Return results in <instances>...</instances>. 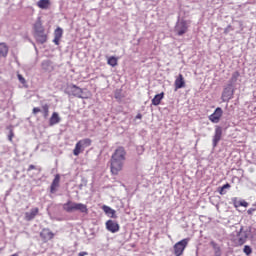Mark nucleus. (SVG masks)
<instances>
[{"label": "nucleus", "instance_id": "obj_18", "mask_svg": "<svg viewBox=\"0 0 256 256\" xmlns=\"http://www.w3.org/2000/svg\"><path fill=\"white\" fill-rule=\"evenodd\" d=\"M59 181H61V176L57 174L51 184L50 193H55L57 191V187H59Z\"/></svg>", "mask_w": 256, "mask_h": 256}, {"label": "nucleus", "instance_id": "obj_1", "mask_svg": "<svg viewBox=\"0 0 256 256\" xmlns=\"http://www.w3.org/2000/svg\"><path fill=\"white\" fill-rule=\"evenodd\" d=\"M125 159H127V152L124 147H118L111 156L110 169L112 175H119L120 171H123L125 165Z\"/></svg>", "mask_w": 256, "mask_h": 256}, {"label": "nucleus", "instance_id": "obj_39", "mask_svg": "<svg viewBox=\"0 0 256 256\" xmlns=\"http://www.w3.org/2000/svg\"><path fill=\"white\" fill-rule=\"evenodd\" d=\"M143 116L141 114L136 115V119H141Z\"/></svg>", "mask_w": 256, "mask_h": 256}, {"label": "nucleus", "instance_id": "obj_20", "mask_svg": "<svg viewBox=\"0 0 256 256\" xmlns=\"http://www.w3.org/2000/svg\"><path fill=\"white\" fill-rule=\"evenodd\" d=\"M40 237H42L43 239H53V237H55V234H53V232H51V230L49 229H43L42 232L40 233Z\"/></svg>", "mask_w": 256, "mask_h": 256}, {"label": "nucleus", "instance_id": "obj_13", "mask_svg": "<svg viewBox=\"0 0 256 256\" xmlns=\"http://www.w3.org/2000/svg\"><path fill=\"white\" fill-rule=\"evenodd\" d=\"M174 85L175 91H177V89H183V87H185V78H183V74H179V76L175 80Z\"/></svg>", "mask_w": 256, "mask_h": 256}, {"label": "nucleus", "instance_id": "obj_9", "mask_svg": "<svg viewBox=\"0 0 256 256\" xmlns=\"http://www.w3.org/2000/svg\"><path fill=\"white\" fill-rule=\"evenodd\" d=\"M221 137H223V128L221 126H215V133L212 139V147L215 149L217 145H219V141H221Z\"/></svg>", "mask_w": 256, "mask_h": 256}, {"label": "nucleus", "instance_id": "obj_35", "mask_svg": "<svg viewBox=\"0 0 256 256\" xmlns=\"http://www.w3.org/2000/svg\"><path fill=\"white\" fill-rule=\"evenodd\" d=\"M33 169H37V166L30 164L27 171H33Z\"/></svg>", "mask_w": 256, "mask_h": 256}, {"label": "nucleus", "instance_id": "obj_6", "mask_svg": "<svg viewBox=\"0 0 256 256\" xmlns=\"http://www.w3.org/2000/svg\"><path fill=\"white\" fill-rule=\"evenodd\" d=\"M188 29H189V22L181 19L176 23L175 33H177V35H179V37H181V36L185 35V33L187 32Z\"/></svg>", "mask_w": 256, "mask_h": 256}, {"label": "nucleus", "instance_id": "obj_16", "mask_svg": "<svg viewBox=\"0 0 256 256\" xmlns=\"http://www.w3.org/2000/svg\"><path fill=\"white\" fill-rule=\"evenodd\" d=\"M9 55V46L6 43H0V59Z\"/></svg>", "mask_w": 256, "mask_h": 256}, {"label": "nucleus", "instance_id": "obj_33", "mask_svg": "<svg viewBox=\"0 0 256 256\" xmlns=\"http://www.w3.org/2000/svg\"><path fill=\"white\" fill-rule=\"evenodd\" d=\"M33 113H34V115H37V113H41V108H39V107L33 108Z\"/></svg>", "mask_w": 256, "mask_h": 256}, {"label": "nucleus", "instance_id": "obj_37", "mask_svg": "<svg viewBox=\"0 0 256 256\" xmlns=\"http://www.w3.org/2000/svg\"><path fill=\"white\" fill-rule=\"evenodd\" d=\"M49 65V61H43L42 62V67H47Z\"/></svg>", "mask_w": 256, "mask_h": 256}, {"label": "nucleus", "instance_id": "obj_24", "mask_svg": "<svg viewBox=\"0 0 256 256\" xmlns=\"http://www.w3.org/2000/svg\"><path fill=\"white\" fill-rule=\"evenodd\" d=\"M78 143H80V145L82 146V149H85L87 147H90L91 139H89V138L82 139V140L78 141Z\"/></svg>", "mask_w": 256, "mask_h": 256}, {"label": "nucleus", "instance_id": "obj_21", "mask_svg": "<svg viewBox=\"0 0 256 256\" xmlns=\"http://www.w3.org/2000/svg\"><path fill=\"white\" fill-rule=\"evenodd\" d=\"M50 5H51V1L49 0H39L37 2V7H39V9H49Z\"/></svg>", "mask_w": 256, "mask_h": 256}, {"label": "nucleus", "instance_id": "obj_36", "mask_svg": "<svg viewBox=\"0 0 256 256\" xmlns=\"http://www.w3.org/2000/svg\"><path fill=\"white\" fill-rule=\"evenodd\" d=\"M115 99H121V92L120 91L115 92Z\"/></svg>", "mask_w": 256, "mask_h": 256}, {"label": "nucleus", "instance_id": "obj_4", "mask_svg": "<svg viewBox=\"0 0 256 256\" xmlns=\"http://www.w3.org/2000/svg\"><path fill=\"white\" fill-rule=\"evenodd\" d=\"M63 209L66 213H73V211H79L80 213H89L87 205L83 203H77L69 200L67 203L63 204Z\"/></svg>", "mask_w": 256, "mask_h": 256}, {"label": "nucleus", "instance_id": "obj_34", "mask_svg": "<svg viewBox=\"0 0 256 256\" xmlns=\"http://www.w3.org/2000/svg\"><path fill=\"white\" fill-rule=\"evenodd\" d=\"M255 211H256V208H249L247 213H248V215H253V213H255Z\"/></svg>", "mask_w": 256, "mask_h": 256}, {"label": "nucleus", "instance_id": "obj_14", "mask_svg": "<svg viewBox=\"0 0 256 256\" xmlns=\"http://www.w3.org/2000/svg\"><path fill=\"white\" fill-rule=\"evenodd\" d=\"M63 37V29L61 27H58L55 31H54V39H53V43H55L56 45H59V42L61 41V38Z\"/></svg>", "mask_w": 256, "mask_h": 256}, {"label": "nucleus", "instance_id": "obj_17", "mask_svg": "<svg viewBox=\"0 0 256 256\" xmlns=\"http://www.w3.org/2000/svg\"><path fill=\"white\" fill-rule=\"evenodd\" d=\"M164 97H165L164 92L160 94H156L152 99V105H154L155 107H157L158 105H161V101H163Z\"/></svg>", "mask_w": 256, "mask_h": 256}, {"label": "nucleus", "instance_id": "obj_31", "mask_svg": "<svg viewBox=\"0 0 256 256\" xmlns=\"http://www.w3.org/2000/svg\"><path fill=\"white\" fill-rule=\"evenodd\" d=\"M17 77H18V80L20 81V83L22 84V85H25V83H27V80H25V77H23V75H21V74H17Z\"/></svg>", "mask_w": 256, "mask_h": 256}, {"label": "nucleus", "instance_id": "obj_26", "mask_svg": "<svg viewBox=\"0 0 256 256\" xmlns=\"http://www.w3.org/2000/svg\"><path fill=\"white\" fill-rule=\"evenodd\" d=\"M81 149H83V147L79 142H77L73 150V154L77 157L81 153Z\"/></svg>", "mask_w": 256, "mask_h": 256}, {"label": "nucleus", "instance_id": "obj_38", "mask_svg": "<svg viewBox=\"0 0 256 256\" xmlns=\"http://www.w3.org/2000/svg\"><path fill=\"white\" fill-rule=\"evenodd\" d=\"M85 255H89V253H87V252H80V253L78 254V256H85Z\"/></svg>", "mask_w": 256, "mask_h": 256}, {"label": "nucleus", "instance_id": "obj_2", "mask_svg": "<svg viewBox=\"0 0 256 256\" xmlns=\"http://www.w3.org/2000/svg\"><path fill=\"white\" fill-rule=\"evenodd\" d=\"M249 237H251V227H241L240 230L236 232V236L233 238L234 246L241 247V245H245Z\"/></svg>", "mask_w": 256, "mask_h": 256}, {"label": "nucleus", "instance_id": "obj_12", "mask_svg": "<svg viewBox=\"0 0 256 256\" xmlns=\"http://www.w3.org/2000/svg\"><path fill=\"white\" fill-rule=\"evenodd\" d=\"M37 215H39V208H32L29 212L25 213V219L26 221H33Z\"/></svg>", "mask_w": 256, "mask_h": 256}, {"label": "nucleus", "instance_id": "obj_29", "mask_svg": "<svg viewBox=\"0 0 256 256\" xmlns=\"http://www.w3.org/2000/svg\"><path fill=\"white\" fill-rule=\"evenodd\" d=\"M232 203L236 208L241 207V201H239L237 197L232 198Z\"/></svg>", "mask_w": 256, "mask_h": 256}, {"label": "nucleus", "instance_id": "obj_22", "mask_svg": "<svg viewBox=\"0 0 256 256\" xmlns=\"http://www.w3.org/2000/svg\"><path fill=\"white\" fill-rule=\"evenodd\" d=\"M239 76H240V74L238 71L233 72L230 80L228 81V85H230V87H233V85H235V83H237Z\"/></svg>", "mask_w": 256, "mask_h": 256}, {"label": "nucleus", "instance_id": "obj_11", "mask_svg": "<svg viewBox=\"0 0 256 256\" xmlns=\"http://www.w3.org/2000/svg\"><path fill=\"white\" fill-rule=\"evenodd\" d=\"M106 229L110 231V233H117L119 231V223L115 220H108L106 222Z\"/></svg>", "mask_w": 256, "mask_h": 256}, {"label": "nucleus", "instance_id": "obj_23", "mask_svg": "<svg viewBox=\"0 0 256 256\" xmlns=\"http://www.w3.org/2000/svg\"><path fill=\"white\" fill-rule=\"evenodd\" d=\"M226 189H231V184L230 183H226L222 187L218 188V193L220 195H226L227 194Z\"/></svg>", "mask_w": 256, "mask_h": 256}, {"label": "nucleus", "instance_id": "obj_25", "mask_svg": "<svg viewBox=\"0 0 256 256\" xmlns=\"http://www.w3.org/2000/svg\"><path fill=\"white\" fill-rule=\"evenodd\" d=\"M107 63L110 67H117V58L115 56H111L108 58Z\"/></svg>", "mask_w": 256, "mask_h": 256}, {"label": "nucleus", "instance_id": "obj_3", "mask_svg": "<svg viewBox=\"0 0 256 256\" xmlns=\"http://www.w3.org/2000/svg\"><path fill=\"white\" fill-rule=\"evenodd\" d=\"M34 37L40 45L47 43V34L45 33L43 23H41V18H38L34 24Z\"/></svg>", "mask_w": 256, "mask_h": 256}, {"label": "nucleus", "instance_id": "obj_19", "mask_svg": "<svg viewBox=\"0 0 256 256\" xmlns=\"http://www.w3.org/2000/svg\"><path fill=\"white\" fill-rule=\"evenodd\" d=\"M103 211L108 215V217H111V219H117V216L115 215V210L109 206H103Z\"/></svg>", "mask_w": 256, "mask_h": 256}, {"label": "nucleus", "instance_id": "obj_27", "mask_svg": "<svg viewBox=\"0 0 256 256\" xmlns=\"http://www.w3.org/2000/svg\"><path fill=\"white\" fill-rule=\"evenodd\" d=\"M42 111H43L44 119H47V117H49V105L48 104H44L42 106Z\"/></svg>", "mask_w": 256, "mask_h": 256}, {"label": "nucleus", "instance_id": "obj_30", "mask_svg": "<svg viewBox=\"0 0 256 256\" xmlns=\"http://www.w3.org/2000/svg\"><path fill=\"white\" fill-rule=\"evenodd\" d=\"M14 137H15V133L13 132V129H10L9 134H8V141H10V143H13Z\"/></svg>", "mask_w": 256, "mask_h": 256}, {"label": "nucleus", "instance_id": "obj_15", "mask_svg": "<svg viewBox=\"0 0 256 256\" xmlns=\"http://www.w3.org/2000/svg\"><path fill=\"white\" fill-rule=\"evenodd\" d=\"M58 123H61V117H59V113L53 112L49 120V125L53 127V125H57Z\"/></svg>", "mask_w": 256, "mask_h": 256}, {"label": "nucleus", "instance_id": "obj_32", "mask_svg": "<svg viewBox=\"0 0 256 256\" xmlns=\"http://www.w3.org/2000/svg\"><path fill=\"white\" fill-rule=\"evenodd\" d=\"M240 207H249V203H247V201H245V200H242L240 202Z\"/></svg>", "mask_w": 256, "mask_h": 256}, {"label": "nucleus", "instance_id": "obj_28", "mask_svg": "<svg viewBox=\"0 0 256 256\" xmlns=\"http://www.w3.org/2000/svg\"><path fill=\"white\" fill-rule=\"evenodd\" d=\"M243 253H245V255L249 256V255H251V253H253V249L251 248V246L245 245L243 248Z\"/></svg>", "mask_w": 256, "mask_h": 256}, {"label": "nucleus", "instance_id": "obj_7", "mask_svg": "<svg viewBox=\"0 0 256 256\" xmlns=\"http://www.w3.org/2000/svg\"><path fill=\"white\" fill-rule=\"evenodd\" d=\"M189 245V238L182 239L181 241L177 242L174 245V254L176 256L183 255V251H185V248Z\"/></svg>", "mask_w": 256, "mask_h": 256}, {"label": "nucleus", "instance_id": "obj_10", "mask_svg": "<svg viewBox=\"0 0 256 256\" xmlns=\"http://www.w3.org/2000/svg\"><path fill=\"white\" fill-rule=\"evenodd\" d=\"M221 117H223V109L221 107H217L208 119L211 123H219V121H221Z\"/></svg>", "mask_w": 256, "mask_h": 256}, {"label": "nucleus", "instance_id": "obj_8", "mask_svg": "<svg viewBox=\"0 0 256 256\" xmlns=\"http://www.w3.org/2000/svg\"><path fill=\"white\" fill-rule=\"evenodd\" d=\"M233 95H235V90H233V86H230L228 84L222 92L223 103H229V101H231V98L233 97Z\"/></svg>", "mask_w": 256, "mask_h": 256}, {"label": "nucleus", "instance_id": "obj_5", "mask_svg": "<svg viewBox=\"0 0 256 256\" xmlns=\"http://www.w3.org/2000/svg\"><path fill=\"white\" fill-rule=\"evenodd\" d=\"M66 95H70L72 97H78V99H83V89L79 88V86L75 84H70L65 88Z\"/></svg>", "mask_w": 256, "mask_h": 256}]
</instances>
